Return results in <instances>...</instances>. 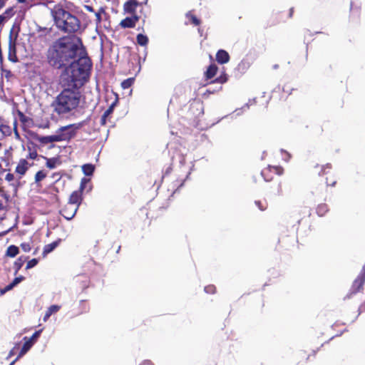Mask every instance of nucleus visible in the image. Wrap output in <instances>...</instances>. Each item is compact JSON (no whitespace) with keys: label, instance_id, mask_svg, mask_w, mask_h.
<instances>
[{"label":"nucleus","instance_id":"obj_1","mask_svg":"<svg viewBox=\"0 0 365 365\" xmlns=\"http://www.w3.org/2000/svg\"><path fill=\"white\" fill-rule=\"evenodd\" d=\"M88 60H81V66L78 64L72 65L68 69V77L62 79L64 88L56 96L53 103L54 112L59 116H65L73 113L79 107L81 101L80 88L83 87L90 78Z\"/></svg>","mask_w":365,"mask_h":365},{"label":"nucleus","instance_id":"obj_2","mask_svg":"<svg viewBox=\"0 0 365 365\" xmlns=\"http://www.w3.org/2000/svg\"><path fill=\"white\" fill-rule=\"evenodd\" d=\"M46 60L48 63L54 68H65L62 79L64 77H68V69L72 65L78 64V67L83 68L81 60L89 61V75L93 66L91 58L87 56L81 38L76 36H63L54 41L47 50Z\"/></svg>","mask_w":365,"mask_h":365},{"label":"nucleus","instance_id":"obj_3","mask_svg":"<svg viewBox=\"0 0 365 365\" xmlns=\"http://www.w3.org/2000/svg\"><path fill=\"white\" fill-rule=\"evenodd\" d=\"M53 16L58 29L65 33H76L81 29L80 20L62 7H55Z\"/></svg>","mask_w":365,"mask_h":365},{"label":"nucleus","instance_id":"obj_4","mask_svg":"<svg viewBox=\"0 0 365 365\" xmlns=\"http://www.w3.org/2000/svg\"><path fill=\"white\" fill-rule=\"evenodd\" d=\"M83 125L84 122L82 121L59 128L56 132L58 142L70 140L76 135V130Z\"/></svg>","mask_w":365,"mask_h":365},{"label":"nucleus","instance_id":"obj_5","mask_svg":"<svg viewBox=\"0 0 365 365\" xmlns=\"http://www.w3.org/2000/svg\"><path fill=\"white\" fill-rule=\"evenodd\" d=\"M283 173L284 169L282 167L269 165L262 170L261 175L264 178V180L269 182L274 179L275 175H281Z\"/></svg>","mask_w":365,"mask_h":365},{"label":"nucleus","instance_id":"obj_6","mask_svg":"<svg viewBox=\"0 0 365 365\" xmlns=\"http://www.w3.org/2000/svg\"><path fill=\"white\" fill-rule=\"evenodd\" d=\"M148 0H128L123 4V11L125 14L137 15L136 9L139 6L145 4Z\"/></svg>","mask_w":365,"mask_h":365},{"label":"nucleus","instance_id":"obj_7","mask_svg":"<svg viewBox=\"0 0 365 365\" xmlns=\"http://www.w3.org/2000/svg\"><path fill=\"white\" fill-rule=\"evenodd\" d=\"M365 284V264L362 267V269L357 276V277L354 280L351 285V293L356 294L360 291L364 289V285Z\"/></svg>","mask_w":365,"mask_h":365},{"label":"nucleus","instance_id":"obj_8","mask_svg":"<svg viewBox=\"0 0 365 365\" xmlns=\"http://www.w3.org/2000/svg\"><path fill=\"white\" fill-rule=\"evenodd\" d=\"M84 189V184L82 181L81 183L80 189L78 190L73 191L70 197L68 202V204L73 205V206H78L79 207V205L81 204V202L82 200V192Z\"/></svg>","mask_w":365,"mask_h":365},{"label":"nucleus","instance_id":"obj_9","mask_svg":"<svg viewBox=\"0 0 365 365\" xmlns=\"http://www.w3.org/2000/svg\"><path fill=\"white\" fill-rule=\"evenodd\" d=\"M312 209L309 206H299L295 210V215L298 224H300L304 219L310 217Z\"/></svg>","mask_w":365,"mask_h":365},{"label":"nucleus","instance_id":"obj_10","mask_svg":"<svg viewBox=\"0 0 365 365\" xmlns=\"http://www.w3.org/2000/svg\"><path fill=\"white\" fill-rule=\"evenodd\" d=\"M139 19V16L132 15L130 17H126L121 20V21L119 24V26L123 29H133L135 26Z\"/></svg>","mask_w":365,"mask_h":365},{"label":"nucleus","instance_id":"obj_11","mask_svg":"<svg viewBox=\"0 0 365 365\" xmlns=\"http://www.w3.org/2000/svg\"><path fill=\"white\" fill-rule=\"evenodd\" d=\"M78 206L66 204L60 211L61 215L66 220H71L78 210Z\"/></svg>","mask_w":365,"mask_h":365},{"label":"nucleus","instance_id":"obj_12","mask_svg":"<svg viewBox=\"0 0 365 365\" xmlns=\"http://www.w3.org/2000/svg\"><path fill=\"white\" fill-rule=\"evenodd\" d=\"M32 164H29L26 159L21 158L19 160L15 169V173L20 175V178L24 175Z\"/></svg>","mask_w":365,"mask_h":365},{"label":"nucleus","instance_id":"obj_13","mask_svg":"<svg viewBox=\"0 0 365 365\" xmlns=\"http://www.w3.org/2000/svg\"><path fill=\"white\" fill-rule=\"evenodd\" d=\"M8 58L10 61L14 63L17 62L19 60L16 56V41L12 39L11 34L9 40Z\"/></svg>","mask_w":365,"mask_h":365},{"label":"nucleus","instance_id":"obj_14","mask_svg":"<svg viewBox=\"0 0 365 365\" xmlns=\"http://www.w3.org/2000/svg\"><path fill=\"white\" fill-rule=\"evenodd\" d=\"M0 133L4 137H9L12 134V128L8 121L0 116Z\"/></svg>","mask_w":365,"mask_h":365},{"label":"nucleus","instance_id":"obj_15","mask_svg":"<svg viewBox=\"0 0 365 365\" xmlns=\"http://www.w3.org/2000/svg\"><path fill=\"white\" fill-rule=\"evenodd\" d=\"M61 241V239H58L50 244L46 245L42 252L43 258H45L49 253L53 252L60 245Z\"/></svg>","mask_w":365,"mask_h":365},{"label":"nucleus","instance_id":"obj_16","mask_svg":"<svg viewBox=\"0 0 365 365\" xmlns=\"http://www.w3.org/2000/svg\"><path fill=\"white\" fill-rule=\"evenodd\" d=\"M216 61L220 64H225L229 62L230 57L229 53L223 49L219 50L216 53Z\"/></svg>","mask_w":365,"mask_h":365},{"label":"nucleus","instance_id":"obj_17","mask_svg":"<svg viewBox=\"0 0 365 365\" xmlns=\"http://www.w3.org/2000/svg\"><path fill=\"white\" fill-rule=\"evenodd\" d=\"M218 71V67L215 63H211L204 73V77L206 81L211 80L215 76Z\"/></svg>","mask_w":365,"mask_h":365},{"label":"nucleus","instance_id":"obj_18","mask_svg":"<svg viewBox=\"0 0 365 365\" xmlns=\"http://www.w3.org/2000/svg\"><path fill=\"white\" fill-rule=\"evenodd\" d=\"M25 277L24 276H19L14 279V280L6 285L4 289H0L1 294H5L6 292L12 289L16 285H17L21 282L24 281Z\"/></svg>","mask_w":365,"mask_h":365},{"label":"nucleus","instance_id":"obj_19","mask_svg":"<svg viewBox=\"0 0 365 365\" xmlns=\"http://www.w3.org/2000/svg\"><path fill=\"white\" fill-rule=\"evenodd\" d=\"M29 257L26 256H20L16 259L14 262L13 268L14 269V275H16L19 270L22 268L24 263L28 260Z\"/></svg>","mask_w":365,"mask_h":365},{"label":"nucleus","instance_id":"obj_20","mask_svg":"<svg viewBox=\"0 0 365 365\" xmlns=\"http://www.w3.org/2000/svg\"><path fill=\"white\" fill-rule=\"evenodd\" d=\"M43 159L46 160V166L49 169H54L57 165H59L61 162L58 158H47L45 156H41Z\"/></svg>","mask_w":365,"mask_h":365},{"label":"nucleus","instance_id":"obj_21","mask_svg":"<svg viewBox=\"0 0 365 365\" xmlns=\"http://www.w3.org/2000/svg\"><path fill=\"white\" fill-rule=\"evenodd\" d=\"M24 343L23 344V346H22L16 359L23 356L34 345L33 341L29 340V338L26 336L24 337Z\"/></svg>","mask_w":365,"mask_h":365},{"label":"nucleus","instance_id":"obj_22","mask_svg":"<svg viewBox=\"0 0 365 365\" xmlns=\"http://www.w3.org/2000/svg\"><path fill=\"white\" fill-rule=\"evenodd\" d=\"M185 17L188 20V23L195 26H198L201 24L200 19H199L193 13L192 11H189L185 14Z\"/></svg>","mask_w":365,"mask_h":365},{"label":"nucleus","instance_id":"obj_23","mask_svg":"<svg viewBox=\"0 0 365 365\" xmlns=\"http://www.w3.org/2000/svg\"><path fill=\"white\" fill-rule=\"evenodd\" d=\"M359 15H360V9L357 7L354 8L351 4V9H350V16H349L350 21L354 23H357L359 21Z\"/></svg>","mask_w":365,"mask_h":365},{"label":"nucleus","instance_id":"obj_24","mask_svg":"<svg viewBox=\"0 0 365 365\" xmlns=\"http://www.w3.org/2000/svg\"><path fill=\"white\" fill-rule=\"evenodd\" d=\"M114 106H115V103H113L104 112V113L101 116V121H100V123L101 125H105L106 124L107 118L113 112Z\"/></svg>","mask_w":365,"mask_h":365},{"label":"nucleus","instance_id":"obj_25","mask_svg":"<svg viewBox=\"0 0 365 365\" xmlns=\"http://www.w3.org/2000/svg\"><path fill=\"white\" fill-rule=\"evenodd\" d=\"M15 6H13L8 7L0 16H1V17H3V19L6 21L13 17L15 15Z\"/></svg>","mask_w":365,"mask_h":365},{"label":"nucleus","instance_id":"obj_26","mask_svg":"<svg viewBox=\"0 0 365 365\" xmlns=\"http://www.w3.org/2000/svg\"><path fill=\"white\" fill-rule=\"evenodd\" d=\"M329 210V206L326 203H321L316 208V212L319 217H324Z\"/></svg>","mask_w":365,"mask_h":365},{"label":"nucleus","instance_id":"obj_27","mask_svg":"<svg viewBox=\"0 0 365 365\" xmlns=\"http://www.w3.org/2000/svg\"><path fill=\"white\" fill-rule=\"evenodd\" d=\"M332 165L331 163H327L321 166V170L319 172V175H330L332 173Z\"/></svg>","mask_w":365,"mask_h":365},{"label":"nucleus","instance_id":"obj_28","mask_svg":"<svg viewBox=\"0 0 365 365\" xmlns=\"http://www.w3.org/2000/svg\"><path fill=\"white\" fill-rule=\"evenodd\" d=\"M47 176V172L44 170H38L34 176V182L36 184L39 185L40 182L44 180Z\"/></svg>","mask_w":365,"mask_h":365},{"label":"nucleus","instance_id":"obj_29","mask_svg":"<svg viewBox=\"0 0 365 365\" xmlns=\"http://www.w3.org/2000/svg\"><path fill=\"white\" fill-rule=\"evenodd\" d=\"M38 141L43 144L58 142L56 134L48 136H42L38 138Z\"/></svg>","mask_w":365,"mask_h":365},{"label":"nucleus","instance_id":"obj_30","mask_svg":"<svg viewBox=\"0 0 365 365\" xmlns=\"http://www.w3.org/2000/svg\"><path fill=\"white\" fill-rule=\"evenodd\" d=\"M136 41L138 45L142 46H146L148 43L149 40L147 36L143 34H139L136 36Z\"/></svg>","mask_w":365,"mask_h":365},{"label":"nucleus","instance_id":"obj_31","mask_svg":"<svg viewBox=\"0 0 365 365\" xmlns=\"http://www.w3.org/2000/svg\"><path fill=\"white\" fill-rule=\"evenodd\" d=\"M228 80V76L225 72H222L217 78L211 81L210 83H220L223 84L226 83Z\"/></svg>","mask_w":365,"mask_h":365},{"label":"nucleus","instance_id":"obj_32","mask_svg":"<svg viewBox=\"0 0 365 365\" xmlns=\"http://www.w3.org/2000/svg\"><path fill=\"white\" fill-rule=\"evenodd\" d=\"M28 154L25 159L36 160L38 157L36 149L34 147L27 146Z\"/></svg>","mask_w":365,"mask_h":365},{"label":"nucleus","instance_id":"obj_33","mask_svg":"<svg viewBox=\"0 0 365 365\" xmlns=\"http://www.w3.org/2000/svg\"><path fill=\"white\" fill-rule=\"evenodd\" d=\"M19 252V248L16 245H10L6 250V255L10 257H16Z\"/></svg>","mask_w":365,"mask_h":365},{"label":"nucleus","instance_id":"obj_34","mask_svg":"<svg viewBox=\"0 0 365 365\" xmlns=\"http://www.w3.org/2000/svg\"><path fill=\"white\" fill-rule=\"evenodd\" d=\"M95 167L92 164L88 163L82 166V170L83 173L87 176L91 175L93 173Z\"/></svg>","mask_w":365,"mask_h":365},{"label":"nucleus","instance_id":"obj_35","mask_svg":"<svg viewBox=\"0 0 365 365\" xmlns=\"http://www.w3.org/2000/svg\"><path fill=\"white\" fill-rule=\"evenodd\" d=\"M337 178L333 173L326 178V183L327 186L334 187L336 184Z\"/></svg>","mask_w":365,"mask_h":365},{"label":"nucleus","instance_id":"obj_36","mask_svg":"<svg viewBox=\"0 0 365 365\" xmlns=\"http://www.w3.org/2000/svg\"><path fill=\"white\" fill-rule=\"evenodd\" d=\"M135 82V78H128L125 80H124L122 83H121V87L123 88V89H128L129 88H130L133 84Z\"/></svg>","mask_w":365,"mask_h":365},{"label":"nucleus","instance_id":"obj_37","mask_svg":"<svg viewBox=\"0 0 365 365\" xmlns=\"http://www.w3.org/2000/svg\"><path fill=\"white\" fill-rule=\"evenodd\" d=\"M5 180L8 182H11V185H12L15 189L17 188V187L19 184V181H16V182H13V181L14 180V174L10 173H9L6 175Z\"/></svg>","mask_w":365,"mask_h":365},{"label":"nucleus","instance_id":"obj_38","mask_svg":"<svg viewBox=\"0 0 365 365\" xmlns=\"http://www.w3.org/2000/svg\"><path fill=\"white\" fill-rule=\"evenodd\" d=\"M80 309L79 314H83L86 313L89 310V305L88 302L86 300H81L80 301Z\"/></svg>","mask_w":365,"mask_h":365},{"label":"nucleus","instance_id":"obj_39","mask_svg":"<svg viewBox=\"0 0 365 365\" xmlns=\"http://www.w3.org/2000/svg\"><path fill=\"white\" fill-rule=\"evenodd\" d=\"M255 205L257 206V207L259 208V210H260L261 211H264L267 210V207H268V204L266 200H264V201H261V200H256L255 202Z\"/></svg>","mask_w":365,"mask_h":365},{"label":"nucleus","instance_id":"obj_40","mask_svg":"<svg viewBox=\"0 0 365 365\" xmlns=\"http://www.w3.org/2000/svg\"><path fill=\"white\" fill-rule=\"evenodd\" d=\"M38 259H36V258H33L30 260H28L27 263H26V269L28 270V269H30L34 267H36L38 263Z\"/></svg>","mask_w":365,"mask_h":365},{"label":"nucleus","instance_id":"obj_41","mask_svg":"<svg viewBox=\"0 0 365 365\" xmlns=\"http://www.w3.org/2000/svg\"><path fill=\"white\" fill-rule=\"evenodd\" d=\"M331 127V123L329 120H324L322 123V125H321V128H320V130H318V133L319 134H322L324 131V128L326 129V130H329Z\"/></svg>","mask_w":365,"mask_h":365},{"label":"nucleus","instance_id":"obj_42","mask_svg":"<svg viewBox=\"0 0 365 365\" xmlns=\"http://www.w3.org/2000/svg\"><path fill=\"white\" fill-rule=\"evenodd\" d=\"M16 113H17V114H18V115L19 117L20 121L23 124H26L28 122V120H29V118L26 116L24 115V113L22 111H21L20 110H17Z\"/></svg>","mask_w":365,"mask_h":365},{"label":"nucleus","instance_id":"obj_43","mask_svg":"<svg viewBox=\"0 0 365 365\" xmlns=\"http://www.w3.org/2000/svg\"><path fill=\"white\" fill-rule=\"evenodd\" d=\"M104 12H105V10L103 8H101L98 11L95 12L96 23L97 25L101 22V21H102L101 14L104 13Z\"/></svg>","mask_w":365,"mask_h":365},{"label":"nucleus","instance_id":"obj_44","mask_svg":"<svg viewBox=\"0 0 365 365\" xmlns=\"http://www.w3.org/2000/svg\"><path fill=\"white\" fill-rule=\"evenodd\" d=\"M204 290L207 294H215L216 292V287L213 284H209L205 287Z\"/></svg>","mask_w":365,"mask_h":365},{"label":"nucleus","instance_id":"obj_45","mask_svg":"<svg viewBox=\"0 0 365 365\" xmlns=\"http://www.w3.org/2000/svg\"><path fill=\"white\" fill-rule=\"evenodd\" d=\"M20 247L25 252H29L31 250V247L29 242H22L20 245Z\"/></svg>","mask_w":365,"mask_h":365},{"label":"nucleus","instance_id":"obj_46","mask_svg":"<svg viewBox=\"0 0 365 365\" xmlns=\"http://www.w3.org/2000/svg\"><path fill=\"white\" fill-rule=\"evenodd\" d=\"M63 175V173H62V172H56V173H52L51 177L53 179L55 180L54 182L56 183V182H57L58 181H59L61 179Z\"/></svg>","mask_w":365,"mask_h":365},{"label":"nucleus","instance_id":"obj_47","mask_svg":"<svg viewBox=\"0 0 365 365\" xmlns=\"http://www.w3.org/2000/svg\"><path fill=\"white\" fill-rule=\"evenodd\" d=\"M60 308H61V307H60V306H58V305H56V304H53V305L50 306V307L47 309V311H48L50 314H54V313L58 312L59 311Z\"/></svg>","mask_w":365,"mask_h":365},{"label":"nucleus","instance_id":"obj_48","mask_svg":"<svg viewBox=\"0 0 365 365\" xmlns=\"http://www.w3.org/2000/svg\"><path fill=\"white\" fill-rule=\"evenodd\" d=\"M41 332H42V329L36 331L33 334V335L30 338H29V339L31 340V341H33V343L34 344L35 341L37 340V339L40 336Z\"/></svg>","mask_w":365,"mask_h":365},{"label":"nucleus","instance_id":"obj_49","mask_svg":"<svg viewBox=\"0 0 365 365\" xmlns=\"http://www.w3.org/2000/svg\"><path fill=\"white\" fill-rule=\"evenodd\" d=\"M14 131V138L16 140H21V135L18 131V130H13Z\"/></svg>","mask_w":365,"mask_h":365},{"label":"nucleus","instance_id":"obj_50","mask_svg":"<svg viewBox=\"0 0 365 365\" xmlns=\"http://www.w3.org/2000/svg\"><path fill=\"white\" fill-rule=\"evenodd\" d=\"M1 71H2V73H4L5 74V76L6 78H8L9 76H10L11 75V72L9 70H6V69H4V68H2L1 69Z\"/></svg>","mask_w":365,"mask_h":365},{"label":"nucleus","instance_id":"obj_51","mask_svg":"<svg viewBox=\"0 0 365 365\" xmlns=\"http://www.w3.org/2000/svg\"><path fill=\"white\" fill-rule=\"evenodd\" d=\"M84 9L89 12H94L93 8L90 5H85Z\"/></svg>","mask_w":365,"mask_h":365},{"label":"nucleus","instance_id":"obj_52","mask_svg":"<svg viewBox=\"0 0 365 365\" xmlns=\"http://www.w3.org/2000/svg\"><path fill=\"white\" fill-rule=\"evenodd\" d=\"M51 316V314H50L47 310L46 311L45 315L43 318L44 322H46L48 318Z\"/></svg>","mask_w":365,"mask_h":365},{"label":"nucleus","instance_id":"obj_53","mask_svg":"<svg viewBox=\"0 0 365 365\" xmlns=\"http://www.w3.org/2000/svg\"><path fill=\"white\" fill-rule=\"evenodd\" d=\"M17 126H18V121L16 119H15L13 122V128H12V130H18L17 129Z\"/></svg>","mask_w":365,"mask_h":365},{"label":"nucleus","instance_id":"obj_54","mask_svg":"<svg viewBox=\"0 0 365 365\" xmlns=\"http://www.w3.org/2000/svg\"><path fill=\"white\" fill-rule=\"evenodd\" d=\"M365 309V303L362 305H361L359 308H358V315L364 310Z\"/></svg>","mask_w":365,"mask_h":365},{"label":"nucleus","instance_id":"obj_55","mask_svg":"<svg viewBox=\"0 0 365 365\" xmlns=\"http://www.w3.org/2000/svg\"><path fill=\"white\" fill-rule=\"evenodd\" d=\"M140 365H153V363L149 360L143 361Z\"/></svg>","mask_w":365,"mask_h":365},{"label":"nucleus","instance_id":"obj_56","mask_svg":"<svg viewBox=\"0 0 365 365\" xmlns=\"http://www.w3.org/2000/svg\"><path fill=\"white\" fill-rule=\"evenodd\" d=\"M294 11V8L293 7L290 8L289 11V18L292 17Z\"/></svg>","mask_w":365,"mask_h":365},{"label":"nucleus","instance_id":"obj_57","mask_svg":"<svg viewBox=\"0 0 365 365\" xmlns=\"http://www.w3.org/2000/svg\"><path fill=\"white\" fill-rule=\"evenodd\" d=\"M4 208V205L1 202V200H0V210H3Z\"/></svg>","mask_w":365,"mask_h":365},{"label":"nucleus","instance_id":"obj_58","mask_svg":"<svg viewBox=\"0 0 365 365\" xmlns=\"http://www.w3.org/2000/svg\"><path fill=\"white\" fill-rule=\"evenodd\" d=\"M19 3H26L27 0H16Z\"/></svg>","mask_w":365,"mask_h":365},{"label":"nucleus","instance_id":"obj_59","mask_svg":"<svg viewBox=\"0 0 365 365\" xmlns=\"http://www.w3.org/2000/svg\"><path fill=\"white\" fill-rule=\"evenodd\" d=\"M4 20L3 19V17H1V16H0V25H1V24H3V23H4Z\"/></svg>","mask_w":365,"mask_h":365},{"label":"nucleus","instance_id":"obj_60","mask_svg":"<svg viewBox=\"0 0 365 365\" xmlns=\"http://www.w3.org/2000/svg\"><path fill=\"white\" fill-rule=\"evenodd\" d=\"M183 183H184V180H181V182H180V184L179 187L182 186Z\"/></svg>","mask_w":365,"mask_h":365},{"label":"nucleus","instance_id":"obj_61","mask_svg":"<svg viewBox=\"0 0 365 365\" xmlns=\"http://www.w3.org/2000/svg\"><path fill=\"white\" fill-rule=\"evenodd\" d=\"M138 30L141 29L142 31H143V27H141V29L138 28Z\"/></svg>","mask_w":365,"mask_h":365},{"label":"nucleus","instance_id":"obj_62","mask_svg":"<svg viewBox=\"0 0 365 365\" xmlns=\"http://www.w3.org/2000/svg\"><path fill=\"white\" fill-rule=\"evenodd\" d=\"M2 147V144L0 143V149Z\"/></svg>","mask_w":365,"mask_h":365}]
</instances>
